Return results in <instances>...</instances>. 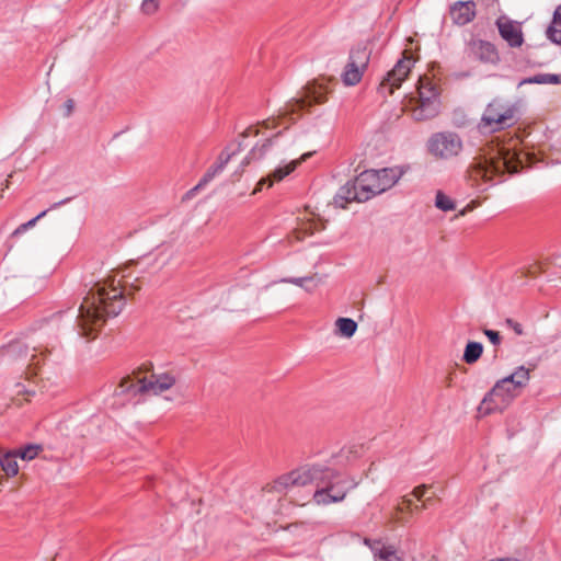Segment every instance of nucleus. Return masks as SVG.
Segmentation results:
<instances>
[{"mask_svg":"<svg viewBox=\"0 0 561 561\" xmlns=\"http://www.w3.org/2000/svg\"><path fill=\"white\" fill-rule=\"evenodd\" d=\"M427 489H428V486H427V485H425V484L419 485V486H416V488H414V489H413L412 494H413L416 499L421 500V499L425 495V493H426Z\"/></svg>","mask_w":561,"mask_h":561,"instance_id":"nucleus-39","label":"nucleus"},{"mask_svg":"<svg viewBox=\"0 0 561 561\" xmlns=\"http://www.w3.org/2000/svg\"><path fill=\"white\" fill-rule=\"evenodd\" d=\"M119 283L117 280L116 285V278L110 276L102 283H96L84 297L77 317L83 336H90L101 328L106 317H115L122 311L125 296Z\"/></svg>","mask_w":561,"mask_h":561,"instance_id":"nucleus-2","label":"nucleus"},{"mask_svg":"<svg viewBox=\"0 0 561 561\" xmlns=\"http://www.w3.org/2000/svg\"><path fill=\"white\" fill-rule=\"evenodd\" d=\"M64 108H65V116H70L73 112V108H75V102L73 100L71 99H68L65 103H64Z\"/></svg>","mask_w":561,"mask_h":561,"instance_id":"nucleus-41","label":"nucleus"},{"mask_svg":"<svg viewBox=\"0 0 561 561\" xmlns=\"http://www.w3.org/2000/svg\"><path fill=\"white\" fill-rule=\"evenodd\" d=\"M270 179L271 178H261L260 181L256 182L255 187L251 194H256L259 191H262L265 185H267V187H271L273 183L271 181H267Z\"/></svg>","mask_w":561,"mask_h":561,"instance_id":"nucleus-38","label":"nucleus"},{"mask_svg":"<svg viewBox=\"0 0 561 561\" xmlns=\"http://www.w3.org/2000/svg\"><path fill=\"white\" fill-rule=\"evenodd\" d=\"M496 25L501 37L507 42L511 47H520L524 42L523 32L518 24L513 21L497 20Z\"/></svg>","mask_w":561,"mask_h":561,"instance_id":"nucleus-13","label":"nucleus"},{"mask_svg":"<svg viewBox=\"0 0 561 561\" xmlns=\"http://www.w3.org/2000/svg\"><path fill=\"white\" fill-rule=\"evenodd\" d=\"M506 378L522 390L529 381V369L524 366H519Z\"/></svg>","mask_w":561,"mask_h":561,"instance_id":"nucleus-29","label":"nucleus"},{"mask_svg":"<svg viewBox=\"0 0 561 561\" xmlns=\"http://www.w3.org/2000/svg\"><path fill=\"white\" fill-rule=\"evenodd\" d=\"M439 99H419L416 105L412 108V116L415 121L434 118L439 113Z\"/></svg>","mask_w":561,"mask_h":561,"instance_id":"nucleus-15","label":"nucleus"},{"mask_svg":"<svg viewBox=\"0 0 561 561\" xmlns=\"http://www.w3.org/2000/svg\"><path fill=\"white\" fill-rule=\"evenodd\" d=\"M313 154V152H306L301 154L299 159H294L283 165H279L271 175H290L291 172H294L298 164H300L302 161H306L308 158H310Z\"/></svg>","mask_w":561,"mask_h":561,"instance_id":"nucleus-27","label":"nucleus"},{"mask_svg":"<svg viewBox=\"0 0 561 561\" xmlns=\"http://www.w3.org/2000/svg\"><path fill=\"white\" fill-rule=\"evenodd\" d=\"M412 62V57L408 56L404 51L403 57L396 62L390 71L387 72L378 87V93L382 98L386 99L392 95L394 90L401 87L402 82L408 78L411 71Z\"/></svg>","mask_w":561,"mask_h":561,"instance_id":"nucleus-8","label":"nucleus"},{"mask_svg":"<svg viewBox=\"0 0 561 561\" xmlns=\"http://www.w3.org/2000/svg\"><path fill=\"white\" fill-rule=\"evenodd\" d=\"M280 283H288L304 288L307 293H312L321 283V278L317 275L304 277H287L279 280Z\"/></svg>","mask_w":561,"mask_h":561,"instance_id":"nucleus-19","label":"nucleus"},{"mask_svg":"<svg viewBox=\"0 0 561 561\" xmlns=\"http://www.w3.org/2000/svg\"><path fill=\"white\" fill-rule=\"evenodd\" d=\"M36 358H37V355L36 354H32L31 358H30V365L33 366V365H36L38 362H36Z\"/></svg>","mask_w":561,"mask_h":561,"instance_id":"nucleus-46","label":"nucleus"},{"mask_svg":"<svg viewBox=\"0 0 561 561\" xmlns=\"http://www.w3.org/2000/svg\"><path fill=\"white\" fill-rule=\"evenodd\" d=\"M470 180V185L476 190L478 193H483L489 190L491 184L489 181L491 178H468Z\"/></svg>","mask_w":561,"mask_h":561,"instance_id":"nucleus-33","label":"nucleus"},{"mask_svg":"<svg viewBox=\"0 0 561 561\" xmlns=\"http://www.w3.org/2000/svg\"><path fill=\"white\" fill-rule=\"evenodd\" d=\"M243 144L240 140H234L228 144L204 175H217L224 172L226 167L233 162L236 157L241 152Z\"/></svg>","mask_w":561,"mask_h":561,"instance_id":"nucleus-11","label":"nucleus"},{"mask_svg":"<svg viewBox=\"0 0 561 561\" xmlns=\"http://www.w3.org/2000/svg\"><path fill=\"white\" fill-rule=\"evenodd\" d=\"M558 75L553 73H538L533 77H528L523 79L518 85L524 84H557L558 81Z\"/></svg>","mask_w":561,"mask_h":561,"instance_id":"nucleus-26","label":"nucleus"},{"mask_svg":"<svg viewBox=\"0 0 561 561\" xmlns=\"http://www.w3.org/2000/svg\"><path fill=\"white\" fill-rule=\"evenodd\" d=\"M483 345L479 342H469L463 352V360L467 364L476 363L482 355Z\"/></svg>","mask_w":561,"mask_h":561,"instance_id":"nucleus-28","label":"nucleus"},{"mask_svg":"<svg viewBox=\"0 0 561 561\" xmlns=\"http://www.w3.org/2000/svg\"><path fill=\"white\" fill-rule=\"evenodd\" d=\"M399 178H353L340 187L333 204L346 208L347 204L363 203L393 187Z\"/></svg>","mask_w":561,"mask_h":561,"instance_id":"nucleus-3","label":"nucleus"},{"mask_svg":"<svg viewBox=\"0 0 561 561\" xmlns=\"http://www.w3.org/2000/svg\"><path fill=\"white\" fill-rule=\"evenodd\" d=\"M478 205L479 203L472 201L459 213V216H465L468 211L473 210Z\"/></svg>","mask_w":561,"mask_h":561,"instance_id":"nucleus-44","label":"nucleus"},{"mask_svg":"<svg viewBox=\"0 0 561 561\" xmlns=\"http://www.w3.org/2000/svg\"><path fill=\"white\" fill-rule=\"evenodd\" d=\"M450 16L454 23L466 25L476 16V3L472 0L457 1L450 7Z\"/></svg>","mask_w":561,"mask_h":561,"instance_id":"nucleus-14","label":"nucleus"},{"mask_svg":"<svg viewBox=\"0 0 561 561\" xmlns=\"http://www.w3.org/2000/svg\"><path fill=\"white\" fill-rule=\"evenodd\" d=\"M277 133L273 137L265 138L262 141H257L248 154L241 160L239 168L233 170L232 175H240L244 172V167L261 161L273 146L274 139L279 135Z\"/></svg>","mask_w":561,"mask_h":561,"instance_id":"nucleus-12","label":"nucleus"},{"mask_svg":"<svg viewBox=\"0 0 561 561\" xmlns=\"http://www.w3.org/2000/svg\"><path fill=\"white\" fill-rule=\"evenodd\" d=\"M506 323L515 331L516 334H518V335L523 334L522 324L513 321L512 319H507Z\"/></svg>","mask_w":561,"mask_h":561,"instance_id":"nucleus-43","label":"nucleus"},{"mask_svg":"<svg viewBox=\"0 0 561 561\" xmlns=\"http://www.w3.org/2000/svg\"><path fill=\"white\" fill-rule=\"evenodd\" d=\"M371 56V49L367 44H358L350 51L348 60L367 69Z\"/></svg>","mask_w":561,"mask_h":561,"instance_id":"nucleus-17","label":"nucleus"},{"mask_svg":"<svg viewBox=\"0 0 561 561\" xmlns=\"http://www.w3.org/2000/svg\"><path fill=\"white\" fill-rule=\"evenodd\" d=\"M425 507H426V504H423L422 506H415V510L420 511V508H425Z\"/></svg>","mask_w":561,"mask_h":561,"instance_id":"nucleus-48","label":"nucleus"},{"mask_svg":"<svg viewBox=\"0 0 561 561\" xmlns=\"http://www.w3.org/2000/svg\"><path fill=\"white\" fill-rule=\"evenodd\" d=\"M5 352L10 357L15 358L26 356L28 353V347L21 342H14L8 345Z\"/></svg>","mask_w":561,"mask_h":561,"instance_id":"nucleus-32","label":"nucleus"},{"mask_svg":"<svg viewBox=\"0 0 561 561\" xmlns=\"http://www.w3.org/2000/svg\"><path fill=\"white\" fill-rule=\"evenodd\" d=\"M483 332L493 345H499L501 343L502 339L497 331L485 329Z\"/></svg>","mask_w":561,"mask_h":561,"instance_id":"nucleus-36","label":"nucleus"},{"mask_svg":"<svg viewBox=\"0 0 561 561\" xmlns=\"http://www.w3.org/2000/svg\"><path fill=\"white\" fill-rule=\"evenodd\" d=\"M516 106L501 99L492 100L485 107L478 128L481 133H496L516 122Z\"/></svg>","mask_w":561,"mask_h":561,"instance_id":"nucleus-5","label":"nucleus"},{"mask_svg":"<svg viewBox=\"0 0 561 561\" xmlns=\"http://www.w3.org/2000/svg\"><path fill=\"white\" fill-rule=\"evenodd\" d=\"M352 449H342L336 456L325 461L304 465L286 474L278 477L271 490L282 493L294 486H305L316 483L317 490L312 499L318 505H329L342 502L346 494L355 489L358 481L348 479L341 474L339 468L350 460Z\"/></svg>","mask_w":561,"mask_h":561,"instance_id":"nucleus-1","label":"nucleus"},{"mask_svg":"<svg viewBox=\"0 0 561 561\" xmlns=\"http://www.w3.org/2000/svg\"><path fill=\"white\" fill-rule=\"evenodd\" d=\"M208 183V178H203L198 184H196L193 188H191L183 198H191L193 197L199 190H202L206 184Z\"/></svg>","mask_w":561,"mask_h":561,"instance_id":"nucleus-35","label":"nucleus"},{"mask_svg":"<svg viewBox=\"0 0 561 561\" xmlns=\"http://www.w3.org/2000/svg\"><path fill=\"white\" fill-rule=\"evenodd\" d=\"M261 126H263L264 128H274L276 126L275 124V119L274 118H267V119H264L260 123Z\"/></svg>","mask_w":561,"mask_h":561,"instance_id":"nucleus-45","label":"nucleus"},{"mask_svg":"<svg viewBox=\"0 0 561 561\" xmlns=\"http://www.w3.org/2000/svg\"><path fill=\"white\" fill-rule=\"evenodd\" d=\"M44 450L41 444H28L14 449L18 457L24 461H31L35 459Z\"/></svg>","mask_w":561,"mask_h":561,"instance_id":"nucleus-24","label":"nucleus"},{"mask_svg":"<svg viewBox=\"0 0 561 561\" xmlns=\"http://www.w3.org/2000/svg\"><path fill=\"white\" fill-rule=\"evenodd\" d=\"M403 503H405L408 506H410L412 502H411V500H410V499H408V497H405V496H404V497H403Z\"/></svg>","mask_w":561,"mask_h":561,"instance_id":"nucleus-47","label":"nucleus"},{"mask_svg":"<svg viewBox=\"0 0 561 561\" xmlns=\"http://www.w3.org/2000/svg\"><path fill=\"white\" fill-rule=\"evenodd\" d=\"M259 129L255 127V126H249L241 135L240 137L241 138H247V137H250V136H257L259 135Z\"/></svg>","mask_w":561,"mask_h":561,"instance_id":"nucleus-42","label":"nucleus"},{"mask_svg":"<svg viewBox=\"0 0 561 561\" xmlns=\"http://www.w3.org/2000/svg\"><path fill=\"white\" fill-rule=\"evenodd\" d=\"M431 503V497L426 499V502L424 504Z\"/></svg>","mask_w":561,"mask_h":561,"instance_id":"nucleus-50","label":"nucleus"},{"mask_svg":"<svg viewBox=\"0 0 561 561\" xmlns=\"http://www.w3.org/2000/svg\"><path fill=\"white\" fill-rule=\"evenodd\" d=\"M558 79L557 84H561V75H558Z\"/></svg>","mask_w":561,"mask_h":561,"instance_id":"nucleus-49","label":"nucleus"},{"mask_svg":"<svg viewBox=\"0 0 561 561\" xmlns=\"http://www.w3.org/2000/svg\"><path fill=\"white\" fill-rule=\"evenodd\" d=\"M329 87L323 82L309 83L304 89V94L300 98L291 99L282 111L283 116H290L299 111H304L313 104H321L327 101Z\"/></svg>","mask_w":561,"mask_h":561,"instance_id":"nucleus-7","label":"nucleus"},{"mask_svg":"<svg viewBox=\"0 0 561 561\" xmlns=\"http://www.w3.org/2000/svg\"><path fill=\"white\" fill-rule=\"evenodd\" d=\"M16 388H18V390H16L18 394H25L27 397H31L36 393V390L33 386L25 387L24 385H18Z\"/></svg>","mask_w":561,"mask_h":561,"instance_id":"nucleus-37","label":"nucleus"},{"mask_svg":"<svg viewBox=\"0 0 561 561\" xmlns=\"http://www.w3.org/2000/svg\"><path fill=\"white\" fill-rule=\"evenodd\" d=\"M547 37L554 44H561V4L554 10L552 22L547 28Z\"/></svg>","mask_w":561,"mask_h":561,"instance_id":"nucleus-20","label":"nucleus"},{"mask_svg":"<svg viewBox=\"0 0 561 561\" xmlns=\"http://www.w3.org/2000/svg\"><path fill=\"white\" fill-rule=\"evenodd\" d=\"M18 459L20 458L14 450L0 457V466L8 477H14L19 473Z\"/></svg>","mask_w":561,"mask_h":561,"instance_id":"nucleus-21","label":"nucleus"},{"mask_svg":"<svg viewBox=\"0 0 561 561\" xmlns=\"http://www.w3.org/2000/svg\"><path fill=\"white\" fill-rule=\"evenodd\" d=\"M428 151L440 158H450L460 152L462 141L456 133L442 131L434 134L427 142Z\"/></svg>","mask_w":561,"mask_h":561,"instance_id":"nucleus-9","label":"nucleus"},{"mask_svg":"<svg viewBox=\"0 0 561 561\" xmlns=\"http://www.w3.org/2000/svg\"><path fill=\"white\" fill-rule=\"evenodd\" d=\"M374 553L375 561H402L397 551L391 546H386L379 540H364Z\"/></svg>","mask_w":561,"mask_h":561,"instance_id":"nucleus-16","label":"nucleus"},{"mask_svg":"<svg viewBox=\"0 0 561 561\" xmlns=\"http://www.w3.org/2000/svg\"><path fill=\"white\" fill-rule=\"evenodd\" d=\"M365 70L359 65L348 60L341 76L343 83L347 87L357 84L362 80Z\"/></svg>","mask_w":561,"mask_h":561,"instance_id":"nucleus-18","label":"nucleus"},{"mask_svg":"<svg viewBox=\"0 0 561 561\" xmlns=\"http://www.w3.org/2000/svg\"><path fill=\"white\" fill-rule=\"evenodd\" d=\"M435 206L443 211H449L455 208L454 202L442 191L436 193Z\"/></svg>","mask_w":561,"mask_h":561,"instance_id":"nucleus-31","label":"nucleus"},{"mask_svg":"<svg viewBox=\"0 0 561 561\" xmlns=\"http://www.w3.org/2000/svg\"><path fill=\"white\" fill-rule=\"evenodd\" d=\"M520 390L506 377L499 380L492 390L484 397L478 408L480 414H490L495 411H503Z\"/></svg>","mask_w":561,"mask_h":561,"instance_id":"nucleus-6","label":"nucleus"},{"mask_svg":"<svg viewBox=\"0 0 561 561\" xmlns=\"http://www.w3.org/2000/svg\"><path fill=\"white\" fill-rule=\"evenodd\" d=\"M69 199H70V198H66V199H64V201H60V202H58V203H55V204H54L49 209H45V210H43V211H42V213H39L36 217H34L33 219L28 220V221H27V222H25V224L20 225V226H19V227L13 231L12 236H13V237L20 236V234L24 233L27 229L33 228V227L36 225V222H37L39 219L44 218L50 209H54V208L58 207L59 205L65 204V203H66V202H68Z\"/></svg>","mask_w":561,"mask_h":561,"instance_id":"nucleus-25","label":"nucleus"},{"mask_svg":"<svg viewBox=\"0 0 561 561\" xmlns=\"http://www.w3.org/2000/svg\"><path fill=\"white\" fill-rule=\"evenodd\" d=\"M404 508L401 505H398L394 510V513L391 515L390 519L396 523H401V514L403 513Z\"/></svg>","mask_w":561,"mask_h":561,"instance_id":"nucleus-40","label":"nucleus"},{"mask_svg":"<svg viewBox=\"0 0 561 561\" xmlns=\"http://www.w3.org/2000/svg\"><path fill=\"white\" fill-rule=\"evenodd\" d=\"M159 9V0H142L141 3V11L147 14L151 15L156 13Z\"/></svg>","mask_w":561,"mask_h":561,"instance_id":"nucleus-34","label":"nucleus"},{"mask_svg":"<svg viewBox=\"0 0 561 561\" xmlns=\"http://www.w3.org/2000/svg\"><path fill=\"white\" fill-rule=\"evenodd\" d=\"M419 99L424 100V98L438 99V92L436 85L428 78H421L419 80Z\"/></svg>","mask_w":561,"mask_h":561,"instance_id":"nucleus-23","label":"nucleus"},{"mask_svg":"<svg viewBox=\"0 0 561 561\" xmlns=\"http://www.w3.org/2000/svg\"><path fill=\"white\" fill-rule=\"evenodd\" d=\"M467 55L484 64H497L500 56L494 44L483 39H472L468 43Z\"/></svg>","mask_w":561,"mask_h":561,"instance_id":"nucleus-10","label":"nucleus"},{"mask_svg":"<svg viewBox=\"0 0 561 561\" xmlns=\"http://www.w3.org/2000/svg\"><path fill=\"white\" fill-rule=\"evenodd\" d=\"M410 170L409 167H404V165H401V167H394V168H383V169H380V170H376V169H365L363 171H360L357 175H360V176H364V175H381V172H391L392 175H404L408 171Z\"/></svg>","mask_w":561,"mask_h":561,"instance_id":"nucleus-30","label":"nucleus"},{"mask_svg":"<svg viewBox=\"0 0 561 561\" xmlns=\"http://www.w3.org/2000/svg\"><path fill=\"white\" fill-rule=\"evenodd\" d=\"M335 327L336 334L347 339L352 337L357 330V323L351 318H339Z\"/></svg>","mask_w":561,"mask_h":561,"instance_id":"nucleus-22","label":"nucleus"},{"mask_svg":"<svg viewBox=\"0 0 561 561\" xmlns=\"http://www.w3.org/2000/svg\"><path fill=\"white\" fill-rule=\"evenodd\" d=\"M176 382V377L171 373H160L150 375H134L122 379L116 388V394H137L158 396L169 390Z\"/></svg>","mask_w":561,"mask_h":561,"instance_id":"nucleus-4","label":"nucleus"}]
</instances>
